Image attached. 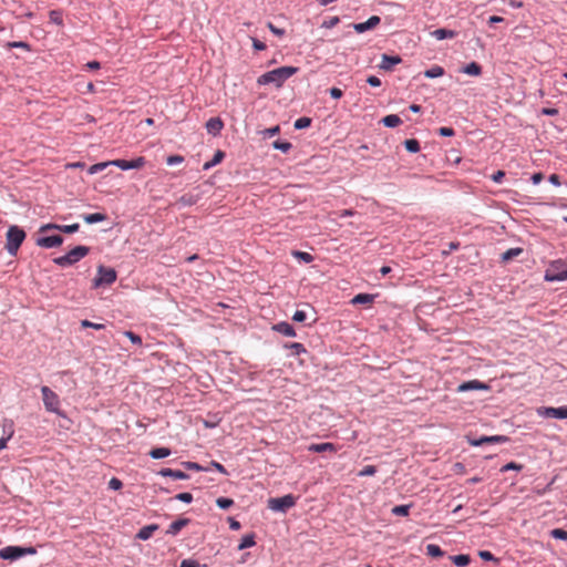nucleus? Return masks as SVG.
Wrapping results in <instances>:
<instances>
[{
	"label": "nucleus",
	"mask_w": 567,
	"mask_h": 567,
	"mask_svg": "<svg viewBox=\"0 0 567 567\" xmlns=\"http://www.w3.org/2000/svg\"><path fill=\"white\" fill-rule=\"evenodd\" d=\"M299 71L296 66H280L275 70L261 74L257 79L258 85L274 84L276 87H281L282 84Z\"/></svg>",
	"instance_id": "obj_1"
},
{
	"label": "nucleus",
	"mask_w": 567,
	"mask_h": 567,
	"mask_svg": "<svg viewBox=\"0 0 567 567\" xmlns=\"http://www.w3.org/2000/svg\"><path fill=\"white\" fill-rule=\"evenodd\" d=\"M25 231L19 226L12 225L9 227L6 235L4 248L10 256H16L23 240L25 239Z\"/></svg>",
	"instance_id": "obj_2"
},
{
	"label": "nucleus",
	"mask_w": 567,
	"mask_h": 567,
	"mask_svg": "<svg viewBox=\"0 0 567 567\" xmlns=\"http://www.w3.org/2000/svg\"><path fill=\"white\" fill-rule=\"evenodd\" d=\"M567 279V258L557 259L550 262L546 272V281H561Z\"/></svg>",
	"instance_id": "obj_3"
},
{
	"label": "nucleus",
	"mask_w": 567,
	"mask_h": 567,
	"mask_svg": "<svg viewBox=\"0 0 567 567\" xmlns=\"http://www.w3.org/2000/svg\"><path fill=\"white\" fill-rule=\"evenodd\" d=\"M89 250L90 249L86 246H76L66 255L54 258L53 261L61 267L72 266L80 259L84 258L89 254Z\"/></svg>",
	"instance_id": "obj_4"
},
{
	"label": "nucleus",
	"mask_w": 567,
	"mask_h": 567,
	"mask_svg": "<svg viewBox=\"0 0 567 567\" xmlns=\"http://www.w3.org/2000/svg\"><path fill=\"white\" fill-rule=\"evenodd\" d=\"M35 553L33 547L7 546L0 549V558L14 560L24 555H34Z\"/></svg>",
	"instance_id": "obj_5"
},
{
	"label": "nucleus",
	"mask_w": 567,
	"mask_h": 567,
	"mask_svg": "<svg viewBox=\"0 0 567 567\" xmlns=\"http://www.w3.org/2000/svg\"><path fill=\"white\" fill-rule=\"evenodd\" d=\"M41 393H42V400H43L45 409L49 412L59 413L60 399H59L58 394L47 385L41 388Z\"/></svg>",
	"instance_id": "obj_6"
},
{
	"label": "nucleus",
	"mask_w": 567,
	"mask_h": 567,
	"mask_svg": "<svg viewBox=\"0 0 567 567\" xmlns=\"http://www.w3.org/2000/svg\"><path fill=\"white\" fill-rule=\"evenodd\" d=\"M296 504V497L291 494L285 495L282 497L270 498L268 501V507L275 512H286L287 509L293 507Z\"/></svg>",
	"instance_id": "obj_7"
},
{
	"label": "nucleus",
	"mask_w": 567,
	"mask_h": 567,
	"mask_svg": "<svg viewBox=\"0 0 567 567\" xmlns=\"http://www.w3.org/2000/svg\"><path fill=\"white\" fill-rule=\"evenodd\" d=\"M63 243V237L59 234L49 235V233L41 234L38 231V236L35 238V244L42 248H53L59 247Z\"/></svg>",
	"instance_id": "obj_8"
},
{
	"label": "nucleus",
	"mask_w": 567,
	"mask_h": 567,
	"mask_svg": "<svg viewBox=\"0 0 567 567\" xmlns=\"http://www.w3.org/2000/svg\"><path fill=\"white\" fill-rule=\"evenodd\" d=\"M116 280V271L113 268H106L100 266L97 269V276L95 277L93 285L100 287L103 285H111Z\"/></svg>",
	"instance_id": "obj_9"
},
{
	"label": "nucleus",
	"mask_w": 567,
	"mask_h": 567,
	"mask_svg": "<svg viewBox=\"0 0 567 567\" xmlns=\"http://www.w3.org/2000/svg\"><path fill=\"white\" fill-rule=\"evenodd\" d=\"M538 415L553 419H567V405L559 408H539Z\"/></svg>",
	"instance_id": "obj_10"
},
{
	"label": "nucleus",
	"mask_w": 567,
	"mask_h": 567,
	"mask_svg": "<svg viewBox=\"0 0 567 567\" xmlns=\"http://www.w3.org/2000/svg\"><path fill=\"white\" fill-rule=\"evenodd\" d=\"M381 22L380 17L378 16H371L367 21L353 23L352 27L355 32L363 33L368 30L374 29L377 25H379Z\"/></svg>",
	"instance_id": "obj_11"
},
{
	"label": "nucleus",
	"mask_w": 567,
	"mask_h": 567,
	"mask_svg": "<svg viewBox=\"0 0 567 567\" xmlns=\"http://www.w3.org/2000/svg\"><path fill=\"white\" fill-rule=\"evenodd\" d=\"M78 229H79V224H72V225H65V226L48 224V225L40 227V233L43 234V233H50L51 230H60V231H63L66 234H72V233L78 231Z\"/></svg>",
	"instance_id": "obj_12"
},
{
	"label": "nucleus",
	"mask_w": 567,
	"mask_h": 567,
	"mask_svg": "<svg viewBox=\"0 0 567 567\" xmlns=\"http://www.w3.org/2000/svg\"><path fill=\"white\" fill-rule=\"evenodd\" d=\"M509 439L505 435H493V436H482L478 440H471L470 444L472 446H480L485 443H506Z\"/></svg>",
	"instance_id": "obj_13"
},
{
	"label": "nucleus",
	"mask_w": 567,
	"mask_h": 567,
	"mask_svg": "<svg viewBox=\"0 0 567 567\" xmlns=\"http://www.w3.org/2000/svg\"><path fill=\"white\" fill-rule=\"evenodd\" d=\"M224 127V123L219 117H212L206 122V130L209 134L216 136Z\"/></svg>",
	"instance_id": "obj_14"
},
{
	"label": "nucleus",
	"mask_w": 567,
	"mask_h": 567,
	"mask_svg": "<svg viewBox=\"0 0 567 567\" xmlns=\"http://www.w3.org/2000/svg\"><path fill=\"white\" fill-rule=\"evenodd\" d=\"M308 451L315 453H323V452H337V447L333 443H313L308 446Z\"/></svg>",
	"instance_id": "obj_15"
},
{
	"label": "nucleus",
	"mask_w": 567,
	"mask_h": 567,
	"mask_svg": "<svg viewBox=\"0 0 567 567\" xmlns=\"http://www.w3.org/2000/svg\"><path fill=\"white\" fill-rule=\"evenodd\" d=\"M401 61L402 59L399 55L383 54L380 68L385 71H390L393 65L401 63Z\"/></svg>",
	"instance_id": "obj_16"
},
{
	"label": "nucleus",
	"mask_w": 567,
	"mask_h": 567,
	"mask_svg": "<svg viewBox=\"0 0 567 567\" xmlns=\"http://www.w3.org/2000/svg\"><path fill=\"white\" fill-rule=\"evenodd\" d=\"M272 329L286 337H296V331L293 327L288 322H279L272 327Z\"/></svg>",
	"instance_id": "obj_17"
},
{
	"label": "nucleus",
	"mask_w": 567,
	"mask_h": 567,
	"mask_svg": "<svg viewBox=\"0 0 567 567\" xmlns=\"http://www.w3.org/2000/svg\"><path fill=\"white\" fill-rule=\"evenodd\" d=\"M486 388L487 386L484 383H482L477 380H472V381L464 382V383L460 384L457 388V391L465 392V391H470V390H483Z\"/></svg>",
	"instance_id": "obj_18"
},
{
	"label": "nucleus",
	"mask_w": 567,
	"mask_h": 567,
	"mask_svg": "<svg viewBox=\"0 0 567 567\" xmlns=\"http://www.w3.org/2000/svg\"><path fill=\"white\" fill-rule=\"evenodd\" d=\"M189 524V519L188 518H179L175 522H173L168 529H167V534H171V535H177L182 528H184L185 526H187Z\"/></svg>",
	"instance_id": "obj_19"
},
{
	"label": "nucleus",
	"mask_w": 567,
	"mask_h": 567,
	"mask_svg": "<svg viewBox=\"0 0 567 567\" xmlns=\"http://www.w3.org/2000/svg\"><path fill=\"white\" fill-rule=\"evenodd\" d=\"M375 299V295L359 293L351 299L352 305H371Z\"/></svg>",
	"instance_id": "obj_20"
},
{
	"label": "nucleus",
	"mask_w": 567,
	"mask_h": 567,
	"mask_svg": "<svg viewBox=\"0 0 567 567\" xmlns=\"http://www.w3.org/2000/svg\"><path fill=\"white\" fill-rule=\"evenodd\" d=\"M159 475H162L164 477L169 476L175 480H187L189 477L185 472H182L178 470H172V468H162L159 471Z\"/></svg>",
	"instance_id": "obj_21"
},
{
	"label": "nucleus",
	"mask_w": 567,
	"mask_h": 567,
	"mask_svg": "<svg viewBox=\"0 0 567 567\" xmlns=\"http://www.w3.org/2000/svg\"><path fill=\"white\" fill-rule=\"evenodd\" d=\"M523 251L524 250L520 247L509 248L508 250H506L505 252L502 254L501 260H502V262L507 264L511 260H513L514 258L522 255Z\"/></svg>",
	"instance_id": "obj_22"
},
{
	"label": "nucleus",
	"mask_w": 567,
	"mask_h": 567,
	"mask_svg": "<svg viewBox=\"0 0 567 567\" xmlns=\"http://www.w3.org/2000/svg\"><path fill=\"white\" fill-rule=\"evenodd\" d=\"M158 529L156 524L147 525L141 528L136 537L141 540H146L152 537L153 533Z\"/></svg>",
	"instance_id": "obj_23"
},
{
	"label": "nucleus",
	"mask_w": 567,
	"mask_h": 567,
	"mask_svg": "<svg viewBox=\"0 0 567 567\" xmlns=\"http://www.w3.org/2000/svg\"><path fill=\"white\" fill-rule=\"evenodd\" d=\"M436 40L453 39L456 37V32L449 29H436L431 33Z\"/></svg>",
	"instance_id": "obj_24"
},
{
	"label": "nucleus",
	"mask_w": 567,
	"mask_h": 567,
	"mask_svg": "<svg viewBox=\"0 0 567 567\" xmlns=\"http://www.w3.org/2000/svg\"><path fill=\"white\" fill-rule=\"evenodd\" d=\"M382 124L385 126V127H390V128H393V127H396L399 126L401 123H402V120L400 118L399 115L396 114H390V115H386L384 116L382 120H381Z\"/></svg>",
	"instance_id": "obj_25"
},
{
	"label": "nucleus",
	"mask_w": 567,
	"mask_h": 567,
	"mask_svg": "<svg viewBox=\"0 0 567 567\" xmlns=\"http://www.w3.org/2000/svg\"><path fill=\"white\" fill-rule=\"evenodd\" d=\"M462 72L467 75L478 76L482 74V66L477 62H471L462 69Z\"/></svg>",
	"instance_id": "obj_26"
},
{
	"label": "nucleus",
	"mask_w": 567,
	"mask_h": 567,
	"mask_svg": "<svg viewBox=\"0 0 567 567\" xmlns=\"http://www.w3.org/2000/svg\"><path fill=\"white\" fill-rule=\"evenodd\" d=\"M224 157H225V153H224L223 151H219V150H218V151L214 154L213 158H212L210 161H208V162H206V163L204 164L203 168H204L205 171L210 169L212 167H214V166H216L217 164H219V163L224 159Z\"/></svg>",
	"instance_id": "obj_27"
},
{
	"label": "nucleus",
	"mask_w": 567,
	"mask_h": 567,
	"mask_svg": "<svg viewBox=\"0 0 567 567\" xmlns=\"http://www.w3.org/2000/svg\"><path fill=\"white\" fill-rule=\"evenodd\" d=\"M150 455L155 460L164 458L171 455V450L167 447H155L151 450Z\"/></svg>",
	"instance_id": "obj_28"
},
{
	"label": "nucleus",
	"mask_w": 567,
	"mask_h": 567,
	"mask_svg": "<svg viewBox=\"0 0 567 567\" xmlns=\"http://www.w3.org/2000/svg\"><path fill=\"white\" fill-rule=\"evenodd\" d=\"M444 74V69L440 65H434L424 72V76L427 79H435Z\"/></svg>",
	"instance_id": "obj_29"
},
{
	"label": "nucleus",
	"mask_w": 567,
	"mask_h": 567,
	"mask_svg": "<svg viewBox=\"0 0 567 567\" xmlns=\"http://www.w3.org/2000/svg\"><path fill=\"white\" fill-rule=\"evenodd\" d=\"M451 560L457 566V567H465L470 564L471 557L468 555H455L451 556Z\"/></svg>",
	"instance_id": "obj_30"
},
{
	"label": "nucleus",
	"mask_w": 567,
	"mask_h": 567,
	"mask_svg": "<svg viewBox=\"0 0 567 567\" xmlns=\"http://www.w3.org/2000/svg\"><path fill=\"white\" fill-rule=\"evenodd\" d=\"M403 144L409 153H417L420 151V142L415 138L405 140Z\"/></svg>",
	"instance_id": "obj_31"
},
{
	"label": "nucleus",
	"mask_w": 567,
	"mask_h": 567,
	"mask_svg": "<svg viewBox=\"0 0 567 567\" xmlns=\"http://www.w3.org/2000/svg\"><path fill=\"white\" fill-rule=\"evenodd\" d=\"M255 536L254 534H250V535H246L241 538V542L240 544L238 545V549L239 550H243L245 548H249V547H252L255 545Z\"/></svg>",
	"instance_id": "obj_32"
},
{
	"label": "nucleus",
	"mask_w": 567,
	"mask_h": 567,
	"mask_svg": "<svg viewBox=\"0 0 567 567\" xmlns=\"http://www.w3.org/2000/svg\"><path fill=\"white\" fill-rule=\"evenodd\" d=\"M285 348L290 349L293 355H299L301 353L307 352L305 346L299 342H292V343L286 344Z\"/></svg>",
	"instance_id": "obj_33"
},
{
	"label": "nucleus",
	"mask_w": 567,
	"mask_h": 567,
	"mask_svg": "<svg viewBox=\"0 0 567 567\" xmlns=\"http://www.w3.org/2000/svg\"><path fill=\"white\" fill-rule=\"evenodd\" d=\"M426 554L431 557H442L444 555V551L441 549L439 545L429 544L426 546Z\"/></svg>",
	"instance_id": "obj_34"
},
{
	"label": "nucleus",
	"mask_w": 567,
	"mask_h": 567,
	"mask_svg": "<svg viewBox=\"0 0 567 567\" xmlns=\"http://www.w3.org/2000/svg\"><path fill=\"white\" fill-rule=\"evenodd\" d=\"M196 203V196L193 194H185L181 196L178 199V204H182V207H190Z\"/></svg>",
	"instance_id": "obj_35"
},
{
	"label": "nucleus",
	"mask_w": 567,
	"mask_h": 567,
	"mask_svg": "<svg viewBox=\"0 0 567 567\" xmlns=\"http://www.w3.org/2000/svg\"><path fill=\"white\" fill-rule=\"evenodd\" d=\"M312 120L307 116L299 117L295 121L293 127L296 130H303L311 125Z\"/></svg>",
	"instance_id": "obj_36"
},
{
	"label": "nucleus",
	"mask_w": 567,
	"mask_h": 567,
	"mask_svg": "<svg viewBox=\"0 0 567 567\" xmlns=\"http://www.w3.org/2000/svg\"><path fill=\"white\" fill-rule=\"evenodd\" d=\"M110 165H111V161L110 162H102V163H97V164L91 165L89 167V169H87V173L90 175L97 174V173L104 171Z\"/></svg>",
	"instance_id": "obj_37"
},
{
	"label": "nucleus",
	"mask_w": 567,
	"mask_h": 567,
	"mask_svg": "<svg viewBox=\"0 0 567 567\" xmlns=\"http://www.w3.org/2000/svg\"><path fill=\"white\" fill-rule=\"evenodd\" d=\"M272 147H274L275 150H279V151H281V152H284V153H287L288 151H290V150H291L292 145H291V143H290V142H287V141H280V140H278V141H275V142L272 143Z\"/></svg>",
	"instance_id": "obj_38"
},
{
	"label": "nucleus",
	"mask_w": 567,
	"mask_h": 567,
	"mask_svg": "<svg viewBox=\"0 0 567 567\" xmlns=\"http://www.w3.org/2000/svg\"><path fill=\"white\" fill-rule=\"evenodd\" d=\"M411 505H398L392 508V514L398 516H408Z\"/></svg>",
	"instance_id": "obj_39"
},
{
	"label": "nucleus",
	"mask_w": 567,
	"mask_h": 567,
	"mask_svg": "<svg viewBox=\"0 0 567 567\" xmlns=\"http://www.w3.org/2000/svg\"><path fill=\"white\" fill-rule=\"evenodd\" d=\"M340 22V19L339 17H330L328 19H326L321 27L324 28V29H332L334 28L338 23Z\"/></svg>",
	"instance_id": "obj_40"
},
{
	"label": "nucleus",
	"mask_w": 567,
	"mask_h": 567,
	"mask_svg": "<svg viewBox=\"0 0 567 567\" xmlns=\"http://www.w3.org/2000/svg\"><path fill=\"white\" fill-rule=\"evenodd\" d=\"M216 504L218 507H220L221 509H227L229 508L230 506H233L234 504V501L231 498H226V497H219L216 499Z\"/></svg>",
	"instance_id": "obj_41"
},
{
	"label": "nucleus",
	"mask_w": 567,
	"mask_h": 567,
	"mask_svg": "<svg viewBox=\"0 0 567 567\" xmlns=\"http://www.w3.org/2000/svg\"><path fill=\"white\" fill-rule=\"evenodd\" d=\"M292 255L296 258H298V259H300V260H302V261H305L307 264H309V262H311L313 260V257L309 252L296 250V251L292 252Z\"/></svg>",
	"instance_id": "obj_42"
},
{
	"label": "nucleus",
	"mask_w": 567,
	"mask_h": 567,
	"mask_svg": "<svg viewBox=\"0 0 567 567\" xmlns=\"http://www.w3.org/2000/svg\"><path fill=\"white\" fill-rule=\"evenodd\" d=\"M377 473V467L374 465L364 466L359 473V476H372Z\"/></svg>",
	"instance_id": "obj_43"
},
{
	"label": "nucleus",
	"mask_w": 567,
	"mask_h": 567,
	"mask_svg": "<svg viewBox=\"0 0 567 567\" xmlns=\"http://www.w3.org/2000/svg\"><path fill=\"white\" fill-rule=\"evenodd\" d=\"M550 535L556 539H567V532L561 528H555L550 532Z\"/></svg>",
	"instance_id": "obj_44"
},
{
	"label": "nucleus",
	"mask_w": 567,
	"mask_h": 567,
	"mask_svg": "<svg viewBox=\"0 0 567 567\" xmlns=\"http://www.w3.org/2000/svg\"><path fill=\"white\" fill-rule=\"evenodd\" d=\"M111 165L117 166L118 168H121L123 171L130 169V161H126V159L111 161Z\"/></svg>",
	"instance_id": "obj_45"
},
{
	"label": "nucleus",
	"mask_w": 567,
	"mask_h": 567,
	"mask_svg": "<svg viewBox=\"0 0 567 567\" xmlns=\"http://www.w3.org/2000/svg\"><path fill=\"white\" fill-rule=\"evenodd\" d=\"M81 327L82 328H93L95 330H101V329L104 328V324H102V323H94V322H91V321L85 319V320L81 321Z\"/></svg>",
	"instance_id": "obj_46"
},
{
	"label": "nucleus",
	"mask_w": 567,
	"mask_h": 567,
	"mask_svg": "<svg viewBox=\"0 0 567 567\" xmlns=\"http://www.w3.org/2000/svg\"><path fill=\"white\" fill-rule=\"evenodd\" d=\"M437 133L440 136H444V137H451V136H454V134H455L454 130L452 127H447V126L440 127Z\"/></svg>",
	"instance_id": "obj_47"
},
{
	"label": "nucleus",
	"mask_w": 567,
	"mask_h": 567,
	"mask_svg": "<svg viewBox=\"0 0 567 567\" xmlns=\"http://www.w3.org/2000/svg\"><path fill=\"white\" fill-rule=\"evenodd\" d=\"M522 468H523L522 464H517L515 462H509L501 468V472H507L511 470L520 471Z\"/></svg>",
	"instance_id": "obj_48"
},
{
	"label": "nucleus",
	"mask_w": 567,
	"mask_h": 567,
	"mask_svg": "<svg viewBox=\"0 0 567 567\" xmlns=\"http://www.w3.org/2000/svg\"><path fill=\"white\" fill-rule=\"evenodd\" d=\"M183 162H184V157L181 155H171L166 159V163L169 166L175 165V164H181Z\"/></svg>",
	"instance_id": "obj_49"
},
{
	"label": "nucleus",
	"mask_w": 567,
	"mask_h": 567,
	"mask_svg": "<svg viewBox=\"0 0 567 567\" xmlns=\"http://www.w3.org/2000/svg\"><path fill=\"white\" fill-rule=\"evenodd\" d=\"M105 218V215H85V221L87 224H95L102 221Z\"/></svg>",
	"instance_id": "obj_50"
},
{
	"label": "nucleus",
	"mask_w": 567,
	"mask_h": 567,
	"mask_svg": "<svg viewBox=\"0 0 567 567\" xmlns=\"http://www.w3.org/2000/svg\"><path fill=\"white\" fill-rule=\"evenodd\" d=\"M124 334L135 344L142 346V339L140 336L135 334L132 331H125Z\"/></svg>",
	"instance_id": "obj_51"
},
{
	"label": "nucleus",
	"mask_w": 567,
	"mask_h": 567,
	"mask_svg": "<svg viewBox=\"0 0 567 567\" xmlns=\"http://www.w3.org/2000/svg\"><path fill=\"white\" fill-rule=\"evenodd\" d=\"M145 163L144 157H137L130 161V169L141 168Z\"/></svg>",
	"instance_id": "obj_52"
},
{
	"label": "nucleus",
	"mask_w": 567,
	"mask_h": 567,
	"mask_svg": "<svg viewBox=\"0 0 567 567\" xmlns=\"http://www.w3.org/2000/svg\"><path fill=\"white\" fill-rule=\"evenodd\" d=\"M50 20L56 24H62V16L61 12L56 10L50 11Z\"/></svg>",
	"instance_id": "obj_53"
},
{
	"label": "nucleus",
	"mask_w": 567,
	"mask_h": 567,
	"mask_svg": "<svg viewBox=\"0 0 567 567\" xmlns=\"http://www.w3.org/2000/svg\"><path fill=\"white\" fill-rule=\"evenodd\" d=\"M122 486H123L122 481H120V480H118V478H116V477H112V478L110 480V482H109V487H110L111 489H115V491H117V489H121V488H122Z\"/></svg>",
	"instance_id": "obj_54"
},
{
	"label": "nucleus",
	"mask_w": 567,
	"mask_h": 567,
	"mask_svg": "<svg viewBox=\"0 0 567 567\" xmlns=\"http://www.w3.org/2000/svg\"><path fill=\"white\" fill-rule=\"evenodd\" d=\"M175 498L184 503H190L193 501V495L190 493L185 492L177 494Z\"/></svg>",
	"instance_id": "obj_55"
},
{
	"label": "nucleus",
	"mask_w": 567,
	"mask_h": 567,
	"mask_svg": "<svg viewBox=\"0 0 567 567\" xmlns=\"http://www.w3.org/2000/svg\"><path fill=\"white\" fill-rule=\"evenodd\" d=\"M8 47H9V48H20V49L30 50V45H29V43H27V42H24V41H14V42H9V43H8Z\"/></svg>",
	"instance_id": "obj_56"
},
{
	"label": "nucleus",
	"mask_w": 567,
	"mask_h": 567,
	"mask_svg": "<svg viewBox=\"0 0 567 567\" xmlns=\"http://www.w3.org/2000/svg\"><path fill=\"white\" fill-rule=\"evenodd\" d=\"M306 319H307V315L302 310H297L292 316V320L296 322H303Z\"/></svg>",
	"instance_id": "obj_57"
},
{
	"label": "nucleus",
	"mask_w": 567,
	"mask_h": 567,
	"mask_svg": "<svg viewBox=\"0 0 567 567\" xmlns=\"http://www.w3.org/2000/svg\"><path fill=\"white\" fill-rule=\"evenodd\" d=\"M183 466L186 470H192V471H203L204 470L198 463H195V462H183Z\"/></svg>",
	"instance_id": "obj_58"
},
{
	"label": "nucleus",
	"mask_w": 567,
	"mask_h": 567,
	"mask_svg": "<svg viewBox=\"0 0 567 567\" xmlns=\"http://www.w3.org/2000/svg\"><path fill=\"white\" fill-rule=\"evenodd\" d=\"M268 29L276 35L278 37H282L285 34V30L284 29H280V28H277L274 23L271 22H268L267 24Z\"/></svg>",
	"instance_id": "obj_59"
},
{
	"label": "nucleus",
	"mask_w": 567,
	"mask_h": 567,
	"mask_svg": "<svg viewBox=\"0 0 567 567\" xmlns=\"http://www.w3.org/2000/svg\"><path fill=\"white\" fill-rule=\"evenodd\" d=\"M367 83L373 87H378L381 85V80L375 75H370L367 79Z\"/></svg>",
	"instance_id": "obj_60"
},
{
	"label": "nucleus",
	"mask_w": 567,
	"mask_h": 567,
	"mask_svg": "<svg viewBox=\"0 0 567 567\" xmlns=\"http://www.w3.org/2000/svg\"><path fill=\"white\" fill-rule=\"evenodd\" d=\"M251 40H252V48L256 51H262V50L266 49V44L262 41H260V40H258L256 38H252Z\"/></svg>",
	"instance_id": "obj_61"
},
{
	"label": "nucleus",
	"mask_w": 567,
	"mask_h": 567,
	"mask_svg": "<svg viewBox=\"0 0 567 567\" xmlns=\"http://www.w3.org/2000/svg\"><path fill=\"white\" fill-rule=\"evenodd\" d=\"M199 564L198 561L196 560H193V559H184L182 560L181 563V566L179 567H198Z\"/></svg>",
	"instance_id": "obj_62"
},
{
	"label": "nucleus",
	"mask_w": 567,
	"mask_h": 567,
	"mask_svg": "<svg viewBox=\"0 0 567 567\" xmlns=\"http://www.w3.org/2000/svg\"><path fill=\"white\" fill-rule=\"evenodd\" d=\"M329 93L332 99H340L343 95V92L339 87H331Z\"/></svg>",
	"instance_id": "obj_63"
},
{
	"label": "nucleus",
	"mask_w": 567,
	"mask_h": 567,
	"mask_svg": "<svg viewBox=\"0 0 567 567\" xmlns=\"http://www.w3.org/2000/svg\"><path fill=\"white\" fill-rule=\"evenodd\" d=\"M504 176H505V172H504V171H497V172H495V173L491 176V178H492V181H493V182H495V183H501Z\"/></svg>",
	"instance_id": "obj_64"
}]
</instances>
